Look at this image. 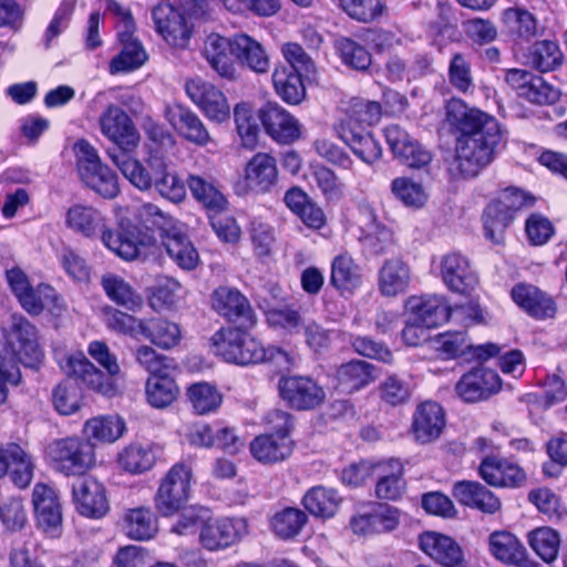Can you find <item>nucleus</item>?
Listing matches in <instances>:
<instances>
[{"instance_id": "obj_27", "label": "nucleus", "mask_w": 567, "mask_h": 567, "mask_svg": "<svg viewBox=\"0 0 567 567\" xmlns=\"http://www.w3.org/2000/svg\"><path fill=\"white\" fill-rule=\"evenodd\" d=\"M238 539V533L231 519L212 517L208 509L206 522L199 530V543L207 550L215 551L229 547Z\"/></svg>"}, {"instance_id": "obj_16", "label": "nucleus", "mask_w": 567, "mask_h": 567, "mask_svg": "<svg viewBox=\"0 0 567 567\" xmlns=\"http://www.w3.org/2000/svg\"><path fill=\"white\" fill-rule=\"evenodd\" d=\"M33 458L20 444H0V478L8 475L14 485L25 488L33 478Z\"/></svg>"}, {"instance_id": "obj_51", "label": "nucleus", "mask_w": 567, "mask_h": 567, "mask_svg": "<svg viewBox=\"0 0 567 567\" xmlns=\"http://www.w3.org/2000/svg\"><path fill=\"white\" fill-rule=\"evenodd\" d=\"M118 463L123 470L140 474L152 468L155 456L150 447L131 444L118 454Z\"/></svg>"}, {"instance_id": "obj_44", "label": "nucleus", "mask_w": 567, "mask_h": 567, "mask_svg": "<svg viewBox=\"0 0 567 567\" xmlns=\"http://www.w3.org/2000/svg\"><path fill=\"white\" fill-rule=\"evenodd\" d=\"M503 207L494 200L483 214L485 236L496 245L503 244L505 230L514 219L513 214Z\"/></svg>"}, {"instance_id": "obj_1", "label": "nucleus", "mask_w": 567, "mask_h": 567, "mask_svg": "<svg viewBox=\"0 0 567 567\" xmlns=\"http://www.w3.org/2000/svg\"><path fill=\"white\" fill-rule=\"evenodd\" d=\"M446 122L455 137L454 164L460 176H477L495 158L503 130L491 114L471 107L461 99L446 105Z\"/></svg>"}, {"instance_id": "obj_17", "label": "nucleus", "mask_w": 567, "mask_h": 567, "mask_svg": "<svg viewBox=\"0 0 567 567\" xmlns=\"http://www.w3.org/2000/svg\"><path fill=\"white\" fill-rule=\"evenodd\" d=\"M212 307L220 316L241 326L251 327L256 315L248 299L236 288L218 287L212 295Z\"/></svg>"}, {"instance_id": "obj_41", "label": "nucleus", "mask_w": 567, "mask_h": 567, "mask_svg": "<svg viewBox=\"0 0 567 567\" xmlns=\"http://www.w3.org/2000/svg\"><path fill=\"white\" fill-rule=\"evenodd\" d=\"M142 336L163 350L176 347L182 339L179 326L163 318L145 320Z\"/></svg>"}, {"instance_id": "obj_36", "label": "nucleus", "mask_w": 567, "mask_h": 567, "mask_svg": "<svg viewBox=\"0 0 567 567\" xmlns=\"http://www.w3.org/2000/svg\"><path fill=\"white\" fill-rule=\"evenodd\" d=\"M410 282V269L399 258L384 261L379 270V289L385 297H395L406 291Z\"/></svg>"}, {"instance_id": "obj_14", "label": "nucleus", "mask_w": 567, "mask_h": 567, "mask_svg": "<svg viewBox=\"0 0 567 567\" xmlns=\"http://www.w3.org/2000/svg\"><path fill=\"white\" fill-rule=\"evenodd\" d=\"M202 54L209 66L221 79L229 82H236L239 80L240 74L236 62L233 60V37L225 38L218 33L208 34L204 41Z\"/></svg>"}, {"instance_id": "obj_43", "label": "nucleus", "mask_w": 567, "mask_h": 567, "mask_svg": "<svg viewBox=\"0 0 567 567\" xmlns=\"http://www.w3.org/2000/svg\"><path fill=\"white\" fill-rule=\"evenodd\" d=\"M302 504L312 515L326 518L336 514L340 497L334 489L316 486L305 494Z\"/></svg>"}, {"instance_id": "obj_12", "label": "nucleus", "mask_w": 567, "mask_h": 567, "mask_svg": "<svg viewBox=\"0 0 567 567\" xmlns=\"http://www.w3.org/2000/svg\"><path fill=\"white\" fill-rule=\"evenodd\" d=\"M152 19L157 33L171 47L185 49L188 47L193 29L186 18L168 3L156 6Z\"/></svg>"}, {"instance_id": "obj_10", "label": "nucleus", "mask_w": 567, "mask_h": 567, "mask_svg": "<svg viewBox=\"0 0 567 567\" xmlns=\"http://www.w3.org/2000/svg\"><path fill=\"white\" fill-rule=\"evenodd\" d=\"M384 136L393 156L403 165L420 169L432 162V152L398 124L386 126Z\"/></svg>"}, {"instance_id": "obj_21", "label": "nucleus", "mask_w": 567, "mask_h": 567, "mask_svg": "<svg viewBox=\"0 0 567 567\" xmlns=\"http://www.w3.org/2000/svg\"><path fill=\"white\" fill-rule=\"evenodd\" d=\"M445 427L443 408L434 401H425L417 405L412 422V433L422 444L436 441Z\"/></svg>"}, {"instance_id": "obj_31", "label": "nucleus", "mask_w": 567, "mask_h": 567, "mask_svg": "<svg viewBox=\"0 0 567 567\" xmlns=\"http://www.w3.org/2000/svg\"><path fill=\"white\" fill-rule=\"evenodd\" d=\"M512 298L535 318H553L556 313L554 300L533 285H516L512 289Z\"/></svg>"}, {"instance_id": "obj_53", "label": "nucleus", "mask_w": 567, "mask_h": 567, "mask_svg": "<svg viewBox=\"0 0 567 567\" xmlns=\"http://www.w3.org/2000/svg\"><path fill=\"white\" fill-rule=\"evenodd\" d=\"M17 298L27 312L40 315L45 307L55 301L56 293L50 285L40 284L37 287L30 286Z\"/></svg>"}, {"instance_id": "obj_30", "label": "nucleus", "mask_w": 567, "mask_h": 567, "mask_svg": "<svg viewBox=\"0 0 567 567\" xmlns=\"http://www.w3.org/2000/svg\"><path fill=\"white\" fill-rule=\"evenodd\" d=\"M293 449L292 441L286 434H262L250 443L251 455L260 463L272 464L286 460Z\"/></svg>"}, {"instance_id": "obj_60", "label": "nucleus", "mask_w": 567, "mask_h": 567, "mask_svg": "<svg viewBox=\"0 0 567 567\" xmlns=\"http://www.w3.org/2000/svg\"><path fill=\"white\" fill-rule=\"evenodd\" d=\"M449 79L450 83L462 93L473 89L471 64L464 55L460 53L453 55L449 66Z\"/></svg>"}, {"instance_id": "obj_47", "label": "nucleus", "mask_w": 567, "mask_h": 567, "mask_svg": "<svg viewBox=\"0 0 567 567\" xmlns=\"http://www.w3.org/2000/svg\"><path fill=\"white\" fill-rule=\"evenodd\" d=\"M528 544L546 563L557 558L560 548V535L550 527H538L528 533Z\"/></svg>"}, {"instance_id": "obj_2", "label": "nucleus", "mask_w": 567, "mask_h": 567, "mask_svg": "<svg viewBox=\"0 0 567 567\" xmlns=\"http://www.w3.org/2000/svg\"><path fill=\"white\" fill-rule=\"evenodd\" d=\"M4 346L0 352V404L8 398V385H18L21 372L18 362L34 367L43 359L37 327L21 315L10 316L3 327Z\"/></svg>"}, {"instance_id": "obj_9", "label": "nucleus", "mask_w": 567, "mask_h": 567, "mask_svg": "<svg viewBox=\"0 0 567 567\" xmlns=\"http://www.w3.org/2000/svg\"><path fill=\"white\" fill-rule=\"evenodd\" d=\"M100 128L102 134L118 146L110 152L127 153L140 143V134L133 121L120 106L110 104L100 116Z\"/></svg>"}, {"instance_id": "obj_42", "label": "nucleus", "mask_w": 567, "mask_h": 567, "mask_svg": "<svg viewBox=\"0 0 567 567\" xmlns=\"http://www.w3.org/2000/svg\"><path fill=\"white\" fill-rule=\"evenodd\" d=\"M308 523L307 514L297 507H285L270 518V528L280 539L297 537Z\"/></svg>"}, {"instance_id": "obj_35", "label": "nucleus", "mask_w": 567, "mask_h": 567, "mask_svg": "<svg viewBox=\"0 0 567 567\" xmlns=\"http://www.w3.org/2000/svg\"><path fill=\"white\" fill-rule=\"evenodd\" d=\"M187 186L192 196L205 208L215 213L226 209L227 199L212 176L189 174Z\"/></svg>"}, {"instance_id": "obj_58", "label": "nucleus", "mask_w": 567, "mask_h": 567, "mask_svg": "<svg viewBox=\"0 0 567 567\" xmlns=\"http://www.w3.org/2000/svg\"><path fill=\"white\" fill-rule=\"evenodd\" d=\"M144 323V319H138L117 309H111L106 317V324L111 330L134 338L143 334Z\"/></svg>"}, {"instance_id": "obj_15", "label": "nucleus", "mask_w": 567, "mask_h": 567, "mask_svg": "<svg viewBox=\"0 0 567 567\" xmlns=\"http://www.w3.org/2000/svg\"><path fill=\"white\" fill-rule=\"evenodd\" d=\"M502 388L499 375L491 369L475 368L463 374L455 384V392L464 402L487 400Z\"/></svg>"}, {"instance_id": "obj_18", "label": "nucleus", "mask_w": 567, "mask_h": 567, "mask_svg": "<svg viewBox=\"0 0 567 567\" xmlns=\"http://www.w3.org/2000/svg\"><path fill=\"white\" fill-rule=\"evenodd\" d=\"M280 395L298 410H310L320 405L326 393L312 379L306 377H285L279 381Z\"/></svg>"}, {"instance_id": "obj_37", "label": "nucleus", "mask_w": 567, "mask_h": 567, "mask_svg": "<svg viewBox=\"0 0 567 567\" xmlns=\"http://www.w3.org/2000/svg\"><path fill=\"white\" fill-rule=\"evenodd\" d=\"M276 93L288 104L298 105L306 97V87L301 75L291 66H276L272 72Z\"/></svg>"}, {"instance_id": "obj_26", "label": "nucleus", "mask_w": 567, "mask_h": 567, "mask_svg": "<svg viewBox=\"0 0 567 567\" xmlns=\"http://www.w3.org/2000/svg\"><path fill=\"white\" fill-rule=\"evenodd\" d=\"M65 225L73 231L92 238L106 231L105 216L93 206L75 204L65 214Z\"/></svg>"}, {"instance_id": "obj_23", "label": "nucleus", "mask_w": 567, "mask_h": 567, "mask_svg": "<svg viewBox=\"0 0 567 567\" xmlns=\"http://www.w3.org/2000/svg\"><path fill=\"white\" fill-rule=\"evenodd\" d=\"M374 470L378 472L374 487L375 497L388 502L400 501L406 489L402 463L399 460L390 458L386 462L378 463Z\"/></svg>"}, {"instance_id": "obj_25", "label": "nucleus", "mask_w": 567, "mask_h": 567, "mask_svg": "<svg viewBox=\"0 0 567 567\" xmlns=\"http://www.w3.org/2000/svg\"><path fill=\"white\" fill-rule=\"evenodd\" d=\"M408 308L413 318L426 328L441 326L452 317V307L441 296L411 297Z\"/></svg>"}, {"instance_id": "obj_34", "label": "nucleus", "mask_w": 567, "mask_h": 567, "mask_svg": "<svg viewBox=\"0 0 567 567\" xmlns=\"http://www.w3.org/2000/svg\"><path fill=\"white\" fill-rule=\"evenodd\" d=\"M234 56L256 73H266L270 62L265 48L254 38L245 33L233 37Z\"/></svg>"}, {"instance_id": "obj_22", "label": "nucleus", "mask_w": 567, "mask_h": 567, "mask_svg": "<svg viewBox=\"0 0 567 567\" xmlns=\"http://www.w3.org/2000/svg\"><path fill=\"white\" fill-rule=\"evenodd\" d=\"M441 276L447 288L465 295L477 285V276L472 270L468 260L460 254H450L441 261Z\"/></svg>"}, {"instance_id": "obj_5", "label": "nucleus", "mask_w": 567, "mask_h": 567, "mask_svg": "<svg viewBox=\"0 0 567 567\" xmlns=\"http://www.w3.org/2000/svg\"><path fill=\"white\" fill-rule=\"evenodd\" d=\"M212 341L216 353L227 362L247 365L265 360L266 350L261 343L240 329H221L213 336Z\"/></svg>"}, {"instance_id": "obj_40", "label": "nucleus", "mask_w": 567, "mask_h": 567, "mask_svg": "<svg viewBox=\"0 0 567 567\" xmlns=\"http://www.w3.org/2000/svg\"><path fill=\"white\" fill-rule=\"evenodd\" d=\"M178 393L179 389L175 380L164 372L150 375L146 380V400L153 408L164 409L171 405Z\"/></svg>"}, {"instance_id": "obj_57", "label": "nucleus", "mask_w": 567, "mask_h": 567, "mask_svg": "<svg viewBox=\"0 0 567 567\" xmlns=\"http://www.w3.org/2000/svg\"><path fill=\"white\" fill-rule=\"evenodd\" d=\"M503 18L508 28L523 38L528 39L536 34V20L527 10L522 8H509L504 11Z\"/></svg>"}, {"instance_id": "obj_62", "label": "nucleus", "mask_w": 567, "mask_h": 567, "mask_svg": "<svg viewBox=\"0 0 567 567\" xmlns=\"http://www.w3.org/2000/svg\"><path fill=\"white\" fill-rule=\"evenodd\" d=\"M528 240L534 246L546 244L554 235V226L548 218L540 214L530 215L525 223Z\"/></svg>"}, {"instance_id": "obj_6", "label": "nucleus", "mask_w": 567, "mask_h": 567, "mask_svg": "<svg viewBox=\"0 0 567 567\" xmlns=\"http://www.w3.org/2000/svg\"><path fill=\"white\" fill-rule=\"evenodd\" d=\"M192 470L183 463L175 464L163 477L155 496V507L164 516L176 513L188 499Z\"/></svg>"}, {"instance_id": "obj_28", "label": "nucleus", "mask_w": 567, "mask_h": 567, "mask_svg": "<svg viewBox=\"0 0 567 567\" xmlns=\"http://www.w3.org/2000/svg\"><path fill=\"white\" fill-rule=\"evenodd\" d=\"M245 179L250 189L257 193L269 192L278 181L276 159L266 153L255 154L246 165Z\"/></svg>"}, {"instance_id": "obj_19", "label": "nucleus", "mask_w": 567, "mask_h": 567, "mask_svg": "<svg viewBox=\"0 0 567 567\" xmlns=\"http://www.w3.org/2000/svg\"><path fill=\"white\" fill-rule=\"evenodd\" d=\"M164 116L187 142L204 147L213 141L204 122L188 107L182 104L167 105Z\"/></svg>"}, {"instance_id": "obj_59", "label": "nucleus", "mask_w": 567, "mask_h": 567, "mask_svg": "<svg viewBox=\"0 0 567 567\" xmlns=\"http://www.w3.org/2000/svg\"><path fill=\"white\" fill-rule=\"evenodd\" d=\"M470 342L464 332H447L434 340V348L444 359L466 355Z\"/></svg>"}, {"instance_id": "obj_48", "label": "nucleus", "mask_w": 567, "mask_h": 567, "mask_svg": "<svg viewBox=\"0 0 567 567\" xmlns=\"http://www.w3.org/2000/svg\"><path fill=\"white\" fill-rule=\"evenodd\" d=\"M80 178L87 187L104 198H114L120 193L116 174L103 163Z\"/></svg>"}, {"instance_id": "obj_52", "label": "nucleus", "mask_w": 567, "mask_h": 567, "mask_svg": "<svg viewBox=\"0 0 567 567\" xmlns=\"http://www.w3.org/2000/svg\"><path fill=\"white\" fill-rule=\"evenodd\" d=\"M123 49L115 55L109 65L111 74L131 72L144 64L147 59L146 52L140 42L122 44Z\"/></svg>"}, {"instance_id": "obj_55", "label": "nucleus", "mask_w": 567, "mask_h": 567, "mask_svg": "<svg viewBox=\"0 0 567 567\" xmlns=\"http://www.w3.org/2000/svg\"><path fill=\"white\" fill-rule=\"evenodd\" d=\"M55 410L63 415L75 413L81 406V395L76 385L72 383L58 384L52 393Z\"/></svg>"}, {"instance_id": "obj_64", "label": "nucleus", "mask_w": 567, "mask_h": 567, "mask_svg": "<svg viewBox=\"0 0 567 567\" xmlns=\"http://www.w3.org/2000/svg\"><path fill=\"white\" fill-rule=\"evenodd\" d=\"M267 321L275 328L297 333L303 323L300 313L290 307L275 308L267 312Z\"/></svg>"}, {"instance_id": "obj_38", "label": "nucleus", "mask_w": 567, "mask_h": 567, "mask_svg": "<svg viewBox=\"0 0 567 567\" xmlns=\"http://www.w3.org/2000/svg\"><path fill=\"white\" fill-rule=\"evenodd\" d=\"M123 530L131 539L148 540L158 530L156 516L148 507L127 509L123 516Z\"/></svg>"}, {"instance_id": "obj_3", "label": "nucleus", "mask_w": 567, "mask_h": 567, "mask_svg": "<svg viewBox=\"0 0 567 567\" xmlns=\"http://www.w3.org/2000/svg\"><path fill=\"white\" fill-rule=\"evenodd\" d=\"M110 159L123 176L140 190H150L152 186L165 199L179 204L186 198V186L175 172L168 169L166 157L157 150H152L146 164L123 152H110Z\"/></svg>"}, {"instance_id": "obj_7", "label": "nucleus", "mask_w": 567, "mask_h": 567, "mask_svg": "<svg viewBox=\"0 0 567 567\" xmlns=\"http://www.w3.org/2000/svg\"><path fill=\"white\" fill-rule=\"evenodd\" d=\"M185 91L190 101L212 122L221 124L230 118V105L224 92L199 78L188 80Z\"/></svg>"}, {"instance_id": "obj_24", "label": "nucleus", "mask_w": 567, "mask_h": 567, "mask_svg": "<svg viewBox=\"0 0 567 567\" xmlns=\"http://www.w3.org/2000/svg\"><path fill=\"white\" fill-rule=\"evenodd\" d=\"M478 471L481 477L492 486L514 487L526 480V474L519 465L496 456H485Z\"/></svg>"}, {"instance_id": "obj_4", "label": "nucleus", "mask_w": 567, "mask_h": 567, "mask_svg": "<svg viewBox=\"0 0 567 567\" xmlns=\"http://www.w3.org/2000/svg\"><path fill=\"white\" fill-rule=\"evenodd\" d=\"M51 467L65 476H83L96 463L94 445L78 436L51 441L44 451Z\"/></svg>"}, {"instance_id": "obj_20", "label": "nucleus", "mask_w": 567, "mask_h": 567, "mask_svg": "<svg viewBox=\"0 0 567 567\" xmlns=\"http://www.w3.org/2000/svg\"><path fill=\"white\" fill-rule=\"evenodd\" d=\"M32 503L38 525L44 533L54 535L62 524V508L55 489L47 484H37Z\"/></svg>"}, {"instance_id": "obj_46", "label": "nucleus", "mask_w": 567, "mask_h": 567, "mask_svg": "<svg viewBox=\"0 0 567 567\" xmlns=\"http://www.w3.org/2000/svg\"><path fill=\"white\" fill-rule=\"evenodd\" d=\"M527 62L540 72H548L561 64L563 53L556 42L543 40L530 47Z\"/></svg>"}, {"instance_id": "obj_45", "label": "nucleus", "mask_w": 567, "mask_h": 567, "mask_svg": "<svg viewBox=\"0 0 567 567\" xmlns=\"http://www.w3.org/2000/svg\"><path fill=\"white\" fill-rule=\"evenodd\" d=\"M125 431L124 421L117 415L99 416L86 421L84 426L87 440L112 443L120 439Z\"/></svg>"}, {"instance_id": "obj_29", "label": "nucleus", "mask_w": 567, "mask_h": 567, "mask_svg": "<svg viewBox=\"0 0 567 567\" xmlns=\"http://www.w3.org/2000/svg\"><path fill=\"white\" fill-rule=\"evenodd\" d=\"M401 511L398 507L379 503L372 512L357 517V534L370 536L389 533L398 528Z\"/></svg>"}, {"instance_id": "obj_61", "label": "nucleus", "mask_w": 567, "mask_h": 567, "mask_svg": "<svg viewBox=\"0 0 567 567\" xmlns=\"http://www.w3.org/2000/svg\"><path fill=\"white\" fill-rule=\"evenodd\" d=\"M313 177L317 186L328 200L337 202L342 198L344 193L343 185L338 181L337 176L330 168L326 166L315 167Z\"/></svg>"}, {"instance_id": "obj_54", "label": "nucleus", "mask_w": 567, "mask_h": 567, "mask_svg": "<svg viewBox=\"0 0 567 567\" xmlns=\"http://www.w3.org/2000/svg\"><path fill=\"white\" fill-rule=\"evenodd\" d=\"M391 189L394 196L408 207L420 208L427 200L423 186L408 177L394 178Z\"/></svg>"}, {"instance_id": "obj_33", "label": "nucleus", "mask_w": 567, "mask_h": 567, "mask_svg": "<svg viewBox=\"0 0 567 567\" xmlns=\"http://www.w3.org/2000/svg\"><path fill=\"white\" fill-rule=\"evenodd\" d=\"M101 286L107 298L117 306L133 312L142 309L143 296L121 276L107 272L101 277Z\"/></svg>"}, {"instance_id": "obj_39", "label": "nucleus", "mask_w": 567, "mask_h": 567, "mask_svg": "<svg viewBox=\"0 0 567 567\" xmlns=\"http://www.w3.org/2000/svg\"><path fill=\"white\" fill-rule=\"evenodd\" d=\"M162 245L167 255L183 269H193L198 262V254L187 236L173 228L164 230Z\"/></svg>"}, {"instance_id": "obj_8", "label": "nucleus", "mask_w": 567, "mask_h": 567, "mask_svg": "<svg viewBox=\"0 0 567 567\" xmlns=\"http://www.w3.org/2000/svg\"><path fill=\"white\" fill-rule=\"evenodd\" d=\"M72 499L76 512L87 518L100 519L110 511L105 486L91 475H83L72 483Z\"/></svg>"}, {"instance_id": "obj_50", "label": "nucleus", "mask_w": 567, "mask_h": 567, "mask_svg": "<svg viewBox=\"0 0 567 567\" xmlns=\"http://www.w3.org/2000/svg\"><path fill=\"white\" fill-rule=\"evenodd\" d=\"M330 282L341 295H352L354 289V260L351 254L344 252L333 259Z\"/></svg>"}, {"instance_id": "obj_56", "label": "nucleus", "mask_w": 567, "mask_h": 567, "mask_svg": "<svg viewBox=\"0 0 567 567\" xmlns=\"http://www.w3.org/2000/svg\"><path fill=\"white\" fill-rule=\"evenodd\" d=\"M235 123L241 143L247 148L256 146L259 128L252 120L250 110L246 104H237L234 109Z\"/></svg>"}, {"instance_id": "obj_11", "label": "nucleus", "mask_w": 567, "mask_h": 567, "mask_svg": "<svg viewBox=\"0 0 567 567\" xmlns=\"http://www.w3.org/2000/svg\"><path fill=\"white\" fill-rule=\"evenodd\" d=\"M66 374L80 379L89 389L107 398L118 394V377L105 375L83 353L68 355L61 364Z\"/></svg>"}, {"instance_id": "obj_13", "label": "nucleus", "mask_w": 567, "mask_h": 567, "mask_svg": "<svg viewBox=\"0 0 567 567\" xmlns=\"http://www.w3.org/2000/svg\"><path fill=\"white\" fill-rule=\"evenodd\" d=\"M266 133L276 142L290 144L301 136V124L297 117L278 103H267L258 112Z\"/></svg>"}, {"instance_id": "obj_63", "label": "nucleus", "mask_w": 567, "mask_h": 567, "mask_svg": "<svg viewBox=\"0 0 567 567\" xmlns=\"http://www.w3.org/2000/svg\"><path fill=\"white\" fill-rule=\"evenodd\" d=\"M207 514L208 508L205 507L186 508L172 526L171 532L177 535L195 534L197 529L200 530L203 523L206 522Z\"/></svg>"}, {"instance_id": "obj_49", "label": "nucleus", "mask_w": 567, "mask_h": 567, "mask_svg": "<svg viewBox=\"0 0 567 567\" xmlns=\"http://www.w3.org/2000/svg\"><path fill=\"white\" fill-rule=\"evenodd\" d=\"M188 398L194 411L200 415L215 412L223 401L220 392L207 382L190 385Z\"/></svg>"}, {"instance_id": "obj_32", "label": "nucleus", "mask_w": 567, "mask_h": 567, "mask_svg": "<svg viewBox=\"0 0 567 567\" xmlns=\"http://www.w3.org/2000/svg\"><path fill=\"white\" fill-rule=\"evenodd\" d=\"M488 546L491 554L504 564L523 567L527 563L525 546L509 532H493L488 537Z\"/></svg>"}]
</instances>
